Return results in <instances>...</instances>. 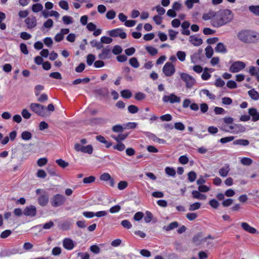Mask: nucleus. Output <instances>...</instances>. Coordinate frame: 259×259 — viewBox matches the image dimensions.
<instances>
[{"mask_svg": "<svg viewBox=\"0 0 259 259\" xmlns=\"http://www.w3.org/2000/svg\"><path fill=\"white\" fill-rule=\"evenodd\" d=\"M233 19V14L228 9L221 10L215 12L212 26L220 27L230 22Z\"/></svg>", "mask_w": 259, "mask_h": 259, "instance_id": "obj_1", "label": "nucleus"}, {"mask_svg": "<svg viewBox=\"0 0 259 259\" xmlns=\"http://www.w3.org/2000/svg\"><path fill=\"white\" fill-rule=\"evenodd\" d=\"M237 37L244 43L252 44L259 40V34L253 30H243L237 34Z\"/></svg>", "mask_w": 259, "mask_h": 259, "instance_id": "obj_2", "label": "nucleus"}, {"mask_svg": "<svg viewBox=\"0 0 259 259\" xmlns=\"http://www.w3.org/2000/svg\"><path fill=\"white\" fill-rule=\"evenodd\" d=\"M245 128L239 124L232 123L230 126H226L224 127V131L237 134L245 132Z\"/></svg>", "mask_w": 259, "mask_h": 259, "instance_id": "obj_3", "label": "nucleus"}, {"mask_svg": "<svg viewBox=\"0 0 259 259\" xmlns=\"http://www.w3.org/2000/svg\"><path fill=\"white\" fill-rule=\"evenodd\" d=\"M180 77L181 79L185 82L186 87L188 89H191L195 83V79L187 73H181Z\"/></svg>", "mask_w": 259, "mask_h": 259, "instance_id": "obj_4", "label": "nucleus"}, {"mask_svg": "<svg viewBox=\"0 0 259 259\" xmlns=\"http://www.w3.org/2000/svg\"><path fill=\"white\" fill-rule=\"evenodd\" d=\"M162 71L166 76H171L176 72L175 66L171 62H166L163 67Z\"/></svg>", "mask_w": 259, "mask_h": 259, "instance_id": "obj_5", "label": "nucleus"}, {"mask_svg": "<svg viewBox=\"0 0 259 259\" xmlns=\"http://www.w3.org/2000/svg\"><path fill=\"white\" fill-rule=\"evenodd\" d=\"M65 200V197L63 195L58 194L53 197L51 204L54 207H58L63 205Z\"/></svg>", "mask_w": 259, "mask_h": 259, "instance_id": "obj_6", "label": "nucleus"}, {"mask_svg": "<svg viewBox=\"0 0 259 259\" xmlns=\"http://www.w3.org/2000/svg\"><path fill=\"white\" fill-rule=\"evenodd\" d=\"M246 66L245 63L237 61L234 62L230 66L229 70L233 73H236L243 70Z\"/></svg>", "mask_w": 259, "mask_h": 259, "instance_id": "obj_7", "label": "nucleus"}, {"mask_svg": "<svg viewBox=\"0 0 259 259\" xmlns=\"http://www.w3.org/2000/svg\"><path fill=\"white\" fill-rule=\"evenodd\" d=\"M162 101L164 102H169L171 104L180 103L181 98L177 96L174 94H171L169 95H165L162 97Z\"/></svg>", "mask_w": 259, "mask_h": 259, "instance_id": "obj_8", "label": "nucleus"}, {"mask_svg": "<svg viewBox=\"0 0 259 259\" xmlns=\"http://www.w3.org/2000/svg\"><path fill=\"white\" fill-rule=\"evenodd\" d=\"M109 34L111 37H117L119 36L122 39L125 38L126 37V34L125 32L123 31L121 28H116L109 31Z\"/></svg>", "mask_w": 259, "mask_h": 259, "instance_id": "obj_9", "label": "nucleus"}, {"mask_svg": "<svg viewBox=\"0 0 259 259\" xmlns=\"http://www.w3.org/2000/svg\"><path fill=\"white\" fill-rule=\"evenodd\" d=\"M62 243L63 247L68 250H72L76 244L75 242L69 238H64L63 240Z\"/></svg>", "mask_w": 259, "mask_h": 259, "instance_id": "obj_10", "label": "nucleus"}, {"mask_svg": "<svg viewBox=\"0 0 259 259\" xmlns=\"http://www.w3.org/2000/svg\"><path fill=\"white\" fill-rule=\"evenodd\" d=\"M98 57L101 60L110 59L111 57V49L108 46L102 50L101 53L99 54Z\"/></svg>", "mask_w": 259, "mask_h": 259, "instance_id": "obj_11", "label": "nucleus"}, {"mask_svg": "<svg viewBox=\"0 0 259 259\" xmlns=\"http://www.w3.org/2000/svg\"><path fill=\"white\" fill-rule=\"evenodd\" d=\"M30 107L32 112L35 113H41L45 112V107L39 104L32 103L30 105Z\"/></svg>", "mask_w": 259, "mask_h": 259, "instance_id": "obj_12", "label": "nucleus"}, {"mask_svg": "<svg viewBox=\"0 0 259 259\" xmlns=\"http://www.w3.org/2000/svg\"><path fill=\"white\" fill-rule=\"evenodd\" d=\"M23 213L26 216L34 217L36 213V207L33 205L26 207L23 211Z\"/></svg>", "mask_w": 259, "mask_h": 259, "instance_id": "obj_13", "label": "nucleus"}, {"mask_svg": "<svg viewBox=\"0 0 259 259\" xmlns=\"http://www.w3.org/2000/svg\"><path fill=\"white\" fill-rule=\"evenodd\" d=\"M25 23L26 24L28 28L32 29L37 25L36 19L34 16L27 17L25 20Z\"/></svg>", "mask_w": 259, "mask_h": 259, "instance_id": "obj_14", "label": "nucleus"}, {"mask_svg": "<svg viewBox=\"0 0 259 259\" xmlns=\"http://www.w3.org/2000/svg\"><path fill=\"white\" fill-rule=\"evenodd\" d=\"M241 226L244 231L249 233L253 234L257 233V231L255 228L250 226L248 223L246 222L241 223Z\"/></svg>", "mask_w": 259, "mask_h": 259, "instance_id": "obj_15", "label": "nucleus"}, {"mask_svg": "<svg viewBox=\"0 0 259 259\" xmlns=\"http://www.w3.org/2000/svg\"><path fill=\"white\" fill-rule=\"evenodd\" d=\"M189 41L194 46H199L202 44V40L195 35H190L189 37Z\"/></svg>", "mask_w": 259, "mask_h": 259, "instance_id": "obj_16", "label": "nucleus"}, {"mask_svg": "<svg viewBox=\"0 0 259 259\" xmlns=\"http://www.w3.org/2000/svg\"><path fill=\"white\" fill-rule=\"evenodd\" d=\"M201 192H199V190H194L192 192V197L197 199L199 200H206L207 196L206 195L201 193Z\"/></svg>", "mask_w": 259, "mask_h": 259, "instance_id": "obj_17", "label": "nucleus"}, {"mask_svg": "<svg viewBox=\"0 0 259 259\" xmlns=\"http://www.w3.org/2000/svg\"><path fill=\"white\" fill-rule=\"evenodd\" d=\"M215 12L214 11H210L207 13H204L202 16V19L205 21L210 20L211 24L212 25L213 19L214 18Z\"/></svg>", "mask_w": 259, "mask_h": 259, "instance_id": "obj_18", "label": "nucleus"}, {"mask_svg": "<svg viewBox=\"0 0 259 259\" xmlns=\"http://www.w3.org/2000/svg\"><path fill=\"white\" fill-rule=\"evenodd\" d=\"M230 170L229 166L227 164L219 169V174L220 176L222 177H226L228 176Z\"/></svg>", "mask_w": 259, "mask_h": 259, "instance_id": "obj_19", "label": "nucleus"}, {"mask_svg": "<svg viewBox=\"0 0 259 259\" xmlns=\"http://www.w3.org/2000/svg\"><path fill=\"white\" fill-rule=\"evenodd\" d=\"M233 144L234 145L247 146L249 144V141L245 139H237L233 141Z\"/></svg>", "mask_w": 259, "mask_h": 259, "instance_id": "obj_20", "label": "nucleus"}, {"mask_svg": "<svg viewBox=\"0 0 259 259\" xmlns=\"http://www.w3.org/2000/svg\"><path fill=\"white\" fill-rule=\"evenodd\" d=\"M38 201L41 206H45L48 202L49 197L46 195H41L38 197Z\"/></svg>", "mask_w": 259, "mask_h": 259, "instance_id": "obj_21", "label": "nucleus"}, {"mask_svg": "<svg viewBox=\"0 0 259 259\" xmlns=\"http://www.w3.org/2000/svg\"><path fill=\"white\" fill-rule=\"evenodd\" d=\"M215 51L217 53H226L227 49L223 43L219 42L215 48Z\"/></svg>", "mask_w": 259, "mask_h": 259, "instance_id": "obj_22", "label": "nucleus"}, {"mask_svg": "<svg viewBox=\"0 0 259 259\" xmlns=\"http://www.w3.org/2000/svg\"><path fill=\"white\" fill-rule=\"evenodd\" d=\"M179 224L177 222H173L167 226H163V229L166 231H169L177 228Z\"/></svg>", "mask_w": 259, "mask_h": 259, "instance_id": "obj_23", "label": "nucleus"}, {"mask_svg": "<svg viewBox=\"0 0 259 259\" xmlns=\"http://www.w3.org/2000/svg\"><path fill=\"white\" fill-rule=\"evenodd\" d=\"M127 136L128 134H120L118 136L111 135V137L117 142H121V141L124 140L127 138Z\"/></svg>", "mask_w": 259, "mask_h": 259, "instance_id": "obj_24", "label": "nucleus"}, {"mask_svg": "<svg viewBox=\"0 0 259 259\" xmlns=\"http://www.w3.org/2000/svg\"><path fill=\"white\" fill-rule=\"evenodd\" d=\"M248 94L250 97L254 100L256 101L259 99V94L258 92L254 89L249 90L248 92Z\"/></svg>", "mask_w": 259, "mask_h": 259, "instance_id": "obj_25", "label": "nucleus"}, {"mask_svg": "<svg viewBox=\"0 0 259 259\" xmlns=\"http://www.w3.org/2000/svg\"><path fill=\"white\" fill-rule=\"evenodd\" d=\"M54 225V223L52 221H50L44 225H39L34 227V228H42L44 229H50L52 227H53Z\"/></svg>", "mask_w": 259, "mask_h": 259, "instance_id": "obj_26", "label": "nucleus"}, {"mask_svg": "<svg viewBox=\"0 0 259 259\" xmlns=\"http://www.w3.org/2000/svg\"><path fill=\"white\" fill-rule=\"evenodd\" d=\"M241 163L245 166H249L252 163V160L248 157H242L240 159Z\"/></svg>", "mask_w": 259, "mask_h": 259, "instance_id": "obj_27", "label": "nucleus"}, {"mask_svg": "<svg viewBox=\"0 0 259 259\" xmlns=\"http://www.w3.org/2000/svg\"><path fill=\"white\" fill-rule=\"evenodd\" d=\"M124 129H125L124 124L122 125L117 124L114 125L112 128V131L115 133H122Z\"/></svg>", "mask_w": 259, "mask_h": 259, "instance_id": "obj_28", "label": "nucleus"}, {"mask_svg": "<svg viewBox=\"0 0 259 259\" xmlns=\"http://www.w3.org/2000/svg\"><path fill=\"white\" fill-rule=\"evenodd\" d=\"M129 64L134 68H137L139 67L140 64L137 60V59L135 57H133L131 58L129 60Z\"/></svg>", "mask_w": 259, "mask_h": 259, "instance_id": "obj_29", "label": "nucleus"}, {"mask_svg": "<svg viewBox=\"0 0 259 259\" xmlns=\"http://www.w3.org/2000/svg\"><path fill=\"white\" fill-rule=\"evenodd\" d=\"M208 70H212V69H208L207 68H205L204 69V71L203 72L201 75V78L204 80H208L211 77V75L207 72V71Z\"/></svg>", "mask_w": 259, "mask_h": 259, "instance_id": "obj_30", "label": "nucleus"}, {"mask_svg": "<svg viewBox=\"0 0 259 259\" xmlns=\"http://www.w3.org/2000/svg\"><path fill=\"white\" fill-rule=\"evenodd\" d=\"M43 9V6L41 4L37 3L34 4L32 6V10L34 13H37L41 11Z\"/></svg>", "mask_w": 259, "mask_h": 259, "instance_id": "obj_31", "label": "nucleus"}, {"mask_svg": "<svg viewBox=\"0 0 259 259\" xmlns=\"http://www.w3.org/2000/svg\"><path fill=\"white\" fill-rule=\"evenodd\" d=\"M205 55L207 58H210L213 54V50L212 47L208 46L205 49Z\"/></svg>", "mask_w": 259, "mask_h": 259, "instance_id": "obj_32", "label": "nucleus"}, {"mask_svg": "<svg viewBox=\"0 0 259 259\" xmlns=\"http://www.w3.org/2000/svg\"><path fill=\"white\" fill-rule=\"evenodd\" d=\"M177 57L180 61L184 62L186 57V53L184 51H179L177 53Z\"/></svg>", "mask_w": 259, "mask_h": 259, "instance_id": "obj_33", "label": "nucleus"}, {"mask_svg": "<svg viewBox=\"0 0 259 259\" xmlns=\"http://www.w3.org/2000/svg\"><path fill=\"white\" fill-rule=\"evenodd\" d=\"M56 163L62 168H65L69 165V163L63 160L59 159L56 160Z\"/></svg>", "mask_w": 259, "mask_h": 259, "instance_id": "obj_34", "label": "nucleus"}, {"mask_svg": "<svg viewBox=\"0 0 259 259\" xmlns=\"http://www.w3.org/2000/svg\"><path fill=\"white\" fill-rule=\"evenodd\" d=\"M146 50L152 56H154L158 53L157 50L152 46L146 47Z\"/></svg>", "mask_w": 259, "mask_h": 259, "instance_id": "obj_35", "label": "nucleus"}, {"mask_svg": "<svg viewBox=\"0 0 259 259\" xmlns=\"http://www.w3.org/2000/svg\"><path fill=\"white\" fill-rule=\"evenodd\" d=\"M21 138L23 140L25 141H28L31 139L32 135L30 132L25 131L22 132L21 134Z\"/></svg>", "mask_w": 259, "mask_h": 259, "instance_id": "obj_36", "label": "nucleus"}, {"mask_svg": "<svg viewBox=\"0 0 259 259\" xmlns=\"http://www.w3.org/2000/svg\"><path fill=\"white\" fill-rule=\"evenodd\" d=\"M90 43L93 47H95L98 50H100L103 47L101 41L98 42L96 40L94 39L91 41Z\"/></svg>", "mask_w": 259, "mask_h": 259, "instance_id": "obj_37", "label": "nucleus"}, {"mask_svg": "<svg viewBox=\"0 0 259 259\" xmlns=\"http://www.w3.org/2000/svg\"><path fill=\"white\" fill-rule=\"evenodd\" d=\"M121 96L125 99H129L132 96V93L128 90H124L120 93Z\"/></svg>", "mask_w": 259, "mask_h": 259, "instance_id": "obj_38", "label": "nucleus"}, {"mask_svg": "<svg viewBox=\"0 0 259 259\" xmlns=\"http://www.w3.org/2000/svg\"><path fill=\"white\" fill-rule=\"evenodd\" d=\"M153 219V215L149 211H146L145 212V217H144V221L146 223H150Z\"/></svg>", "mask_w": 259, "mask_h": 259, "instance_id": "obj_39", "label": "nucleus"}, {"mask_svg": "<svg viewBox=\"0 0 259 259\" xmlns=\"http://www.w3.org/2000/svg\"><path fill=\"white\" fill-rule=\"evenodd\" d=\"M53 21L51 19H48L43 24V27L41 28V30H43L44 27L46 28H51L53 26Z\"/></svg>", "mask_w": 259, "mask_h": 259, "instance_id": "obj_40", "label": "nucleus"}, {"mask_svg": "<svg viewBox=\"0 0 259 259\" xmlns=\"http://www.w3.org/2000/svg\"><path fill=\"white\" fill-rule=\"evenodd\" d=\"M199 2V0H186L185 5L189 9H191L193 8L194 4L198 3Z\"/></svg>", "mask_w": 259, "mask_h": 259, "instance_id": "obj_41", "label": "nucleus"}, {"mask_svg": "<svg viewBox=\"0 0 259 259\" xmlns=\"http://www.w3.org/2000/svg\"><path fill=\"white\" fill-rule=\"evenodd\" d=\"M201 206V203L200 202H195L191 204L189 206V209L190 211H194L198 209Z\"/></svg>", "mask_w": 259, "mask_h": 259, "instance_id": "obj_42", "label": "nucleus"}, {"mask_svg": "<svg viewBox=\"0 0 259 259\" xmlns=\"http://www.w3.org/2000/svg\"><path fill=\"white\" fill-rule=\"evenodd\" d=\"M165 171L167 175L172 177H174L176 174L175 169L169 167H166L165 169Z\"/></svg>", "mask_w": 259, "mask_h": 259, "instance_id": "obj_43", "label": "nucleus"}, {"mask_svg": "<svg viewBox=\"0 0 259 259\" xmlns=\"http://www.w3.org/2000/svg\"><path fill=\"white\" fill-rule=\"evenodd\" d=\"M115 16L116 12L113 10L108 11L106 14V17L107 19L109 20L113 19L115 17Z\"/></svg>", "mask_w": 259, "mask_h": 259, "instance_id": "obj_44", "label": "nucleus"}, {"mask_svg": "<svg viewBox=\"0 0 259 259\" xmlns=\"http://www.w3.org/2000/svg\"><path fill=\"white\" fill-rule=\"evenodd\" d=\"M93 151V148L91 145H88L87 146H84L83 149L82 151V153H88L89 154H91Z\"/></svg>", "mask_w": 259, "mask_h": 259, "instance_id": "obj_45", "label": "nucleus"}, {"mask_svg": "<svg viewBox=\"0 0 259 259\" xmlns=\"http://www.w3.org/2000/svg\"><path fill=\"white\" fill-rule=\"evenodd\" d=\"M196 178V174L193 171H190L188 174V179L189 182H193Z\"/></svg>", "mask_w": 259, "mask_h": 259, "instance_id": "obj_46", "label": "nucleus"}, {"mask_svg": "<svg viewBox=\"0 0 259 259\" xmlns=\"http://www.w3.org/2000/svg\"><path fill=\"white\" fill-rule=\"evenodd\" d=\"M125 148V145L121 142H117V144L113 146L114 149L117 150L119 151H123Z\"/></svg>", "mask_w": 259, "mask_h": 259, "instance_id": "obj_47", "label": "nucleus"}, {"mask_svg": "<svg viewBox=\"0 0 259 259\" xmlns=\"http://www.w3.org/2000/svg\"><path fill=\"white\" fill-rule=\"evenodd\" d=\"M62 21L65 24L69 25L73 23L72 18L68 16H64L62 17Z\"/></svg>", "mask_w": 259, "mask_h": 259, "instance_id": "obj_48", "label": "nucleus"}, {"mask_svg": "<svg viewBox=\"0 0 259 259\" xmlns=\"http://www.w3.org/2000/svg\"><path fill=\"white\" fill-rule=\"evenodd\" d=\"M95 60V56L92 54H89L87 57V63L89 66L93 64Z\"/></svg>", "mask_w": 259, "mask_h": 259, "instance_id": "obj_49", "label": "nucleus"}, {"mask_svg": "<svg viewBox=\"0 0 259 259\" xmlns=\"http://www.w3.org/2000/svg\"><path fill=\"white\" fill-rule=\"evenodd\" d=\"M249 10L255 15L259 16V6H251L249 7Z\"/></svg>", "mask_w": 259, "mask_h": 259, "instance_id": "obj_50", "label": "nucleus"}, {"mask_svg": "<svg viewBox=\"0 0 259 259\" xmlns=\"http://www.w3.org/2000/svg\"><path fill=\"white\" fill-rule=\"evenodd\" d=\"M210 188L209 187L204 185H199L198 187V190H199V192H201L202 193L207 192L210 190Z\"/></svg>", "mask_w": 259, "mask_h": 259, "instance_id": "obj_51", "label": "nucleus"}, {"mask_svg": "<svg viewBox=\"0 0 259 259\" xmlns=\"http://www.w3.org/2000/svg\"><path fill=\"white\" fill-rule=\"evenodd\" d=\"M249 72L251 75H256L259 73V68L251 66L249 68Z\"/></svg>", "mask_w": 259, "mask_h": 259, "instance_id": "obj_52", "label": "nucleus"}, {"mask_svg": "<svg viewBox=\"0 0 259 259\" xmlns=\"http://www.w3.org/2000/svg\"><path fill=\"white\" fill-rule=\"evenodd\" d=\"M143 217H144L143 213L142 212L139 211V212H136L135 214V215L133 217V219L135 221H140L142 219Z\"/></svg>", "mask_w": 259, "mask_h": 259, "instance_id": "obj_53", "label": "nucleus"}, {"mask_svg": "<svg viewBox=\"0 0 259 259\" xmlns=\"http://www.w3.org/2000/svg\"><path fill=\"white\" fill-rule=\"evenodd\" d=\"M111 178L109 173L105 172L100 176V180L103 181H108Z\"/></svg>", "mask_w": 259, "mask_h": 259, "instance_id": "obj_54", "label": "nucleus"}, {"mask_svg": "<svg viewBox=\"0 0 259 259\" xmlns=\"http://www.w3.org/2000/svg\"><path fill=\"white\" fill-rule=\"evenodd\" d=\"M168 32L169 38L171 40H174L177 37V35L178 34V32L174 31L172 29H169Z\"/></svg>", "mask_w": 259, "mask_h": 259, "instance_id": "obj_55", "label": "nucleus"}, {"mask_svg": "<svg viewBox=\"0 0 259 259\" xmlns=\"http://www.w3.org/2000/svg\"><path fill=\"white\" fill-rule=\"evenodd\" d=\"M96 180V178L94 176H91L89 177L84 178L83 180V183L84 184H90L93 183Z\"/></svg>", "mask_w": 259, "mask_h": 259, "instance_id": "obj_56", "label": "nucleus"}, {"mask_svg": "<svg viewBox=\"0 0 259 259\" xmlns=\"http://www.w3.org/2000/svg\"><path fill=\"white\" fill-rule=\"evenodd\" d=\"M234 139V137L233 136H229L226 137L225 138H222L220 140V142L222 144H225L231 141H233Z\"/></svg>", "mask_w": 259, "mask_h": 259, "instance_id": "obj_57", "label": "nucleus"}, {"mask_svg": "<svg viewBox=\"0 0 259 259\" xmlns=\"http://www.w3.org/2000/svg\"><path fill=\"white\" fill-rule=\"evenodd\" d=\"M209 204L210 205L211 207L214 209H217L219 206V202L214 199H212L209 201Z\"/></svg>", "mask_w": 259, "mask_h": 259, "instance_id": "obj_58", "label": "nucleus"}, {"mask_svg": "<svg viewBox=\"0 0 259 259\" xmlns=\"http://www.w3.org/2000/svg\"><path fill=\"white\" fill-rule=\"evenodd\" d=\"M59 6L63 10H68L69 9V5L67 2L61 1L59 3Z\"/></svg>", "mask_w": 259, "mask_h": 259, "instance_id": "obj_59", "label": "nucleus"}, {"mask_svg": "<svg viewBox=\"0 0 259 259\" xmlns=\"http://www.w3.org/2000/svg\"><path fill=\"white\" fill-rule=\"evenodd\" d=\"M121 224L124 228L127 229H131L132 227L131 222L127 220L122 221L121 222Z\"/></svg>", "mask_w": 259, "mask_h": 259, "instance_id": "obj_60", "label": "nucleus"}, {"mask_svg": "<svg viewBox=\"0 0 259 259\" xmlns=\"http://www.w3.org/2000/svg\"><path fill=\"white\" fill-rule=\"evenodd\" d=\"M127 186V183L126 181H120L118 184V189L120 190L125 189Z\"/></svg>", "mask_w": 259, "mask_h": 259, "instance_id": "obj_61", "label": "nucleus"}, {"mask_svg": "<svg viewBox=\"0 0 259 259\" xmlns=\"http://www.w3.org/2000/svg\"><path fill=\"white\" fill-rule=\"evenodd\" d=\"M122 51V48L118 45H116L114 47L113 50H112V53L114 55H118L120 54Z\"/></svg>", "mask_w": 259, "mask_h": 259, "instance_id": "obj_62", "label": "nucleus"}, {"mask_svg": "<svg viewBox=\"0 0 259 259\" xmlns=\"http://www.w3.org/2000/svg\"><path fill=\"white\" fill-rule=\"evenodd\" d=\"M112 40L111 37L105 36H102L101 38V41L103 44H109L112 42Z\"/></svg>", "mask_w": 259, "mask_h": 259, "instance_id": "obj_63", "label": "nucleus"}, {"mask_svg": "<svg viewBox=\"0 0 259 259\" xmlns=\"http://www.w3.org/2000/svg\"><path fill=\"white\" fill-rule=\"evenodd\" d=\"M60 227L63 230H68L70 229V223L69 222H63L60 225Z\"/></svg>", "mask_w": 259, "mask_h": 259, "instance_id": "obj_64", "label": "nucleus"}]
</instances>
